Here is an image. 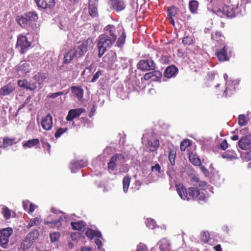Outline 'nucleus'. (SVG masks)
Listing matches in <instances>:
<instances>
[{"mask_svg": "<svg viewBox=\"0 0 251 251\" xmlns=\"http://www.w3.org/2000/svg\"><path fill=\"white\" fill-rule=\"evenodd\" d=\"M176 187L177 194L183 200L204 201L205 199V196L204 193L196 188L190 187L186 189L181 184H176Z\"/></svg>", "mask_w": 251, "mask_h": 251, "instance_id": "obj_1", "label": "nucleus"}, {"mask_svg": "<svg viewBox=\"0 0 251 251\" xmlns=\"http://www.w3.org/2000/svg\"><path fill=\"white\" fill-rule=\"evenodd\" d=\"M113 39H110L107 33L100 35L97 40V46L98 50V56L101 58L108 48H110L114 43Z\"/></svg>", "mask_w": 251, "mask_h": 251, "instance_id": "obj_2", "label": "nucleus"}, {"mask_svg": "<svg viewBox=\"0 0 251 251\" xmlns=\"http://www.w3.org/2000/svg\"><path fill=\"white\" fill-rule=\"evenodd\" d=\"M213 12L222 18L227 17L232 18L235 17L239 13V9L237 5H225L219 9H214Z\"/></svg>", "mask_w": 251, "mask_h": 251, "instance_id": "obj_3", "label": "nucleus"}, {"mask_svg": "<svg viewBox=\"0 0 251 251\" xmlns=\"http://www.w3.org/2000/svg\"><path fill=\"white\" fill-rule=\"evenodd\" d=\"M38 15L35 12H28L16 18V21L22 27L28 28L38 20Z\"/></svg>", "mask_w": 251, "mask_h": 251, "instance_id": "obj_4", "label": "nucleus"}, {"mask_svg": "<svg viewBox=\"0 0 251 251\" xmlns=\"http://www.w3.org/2000/svg\"><path fill=\"white\" fill-rule=\"evenodd\" d=\"M79 44L78 46L75 47L73 50L76 58H80L84 56L90 49L93 48V39L92 38H88L81 43L79 42Z\"/></svg>", "mask_w": 251, "mask_h": 251, "instance_id": "obj_5", "label": "nucleus"}, {"mask_svg": "<svg viewBox=\"0 0 251 251\" xmlns=\"http://www.w3.org/2000/svg\"><path fill=\"white\" fill-rule=\"evenodd\" d=\"M142 143L151 151H154L159 146V141L153 133L144 134L142 137Z\"/></svg>", "mask_w": 251, "mask_h": 251, "instance_id": "obj_6", "label": "nucleus"}, {"mask_svg": "<svg viewBox=\"0 0 251 251\" xmlns=\"http://www.w3.org/2000/svg\"><path fill=\"white\" fill-rule=\"evenodd\" d=\"M39 232L37 230H34L29 232L21 244V248L26 250L30 248L34 242L38 238Z\"/></svg>", "mask_w": 251, "mask_h": 251, "instance_id": "obj_7", "label": "nucleus"}, {"mask_svg": "<svg viewBox=\"0 0 251 251\" xmlns=\"http://www.w3.org/2000/svg\"><path fill=\"white\" fill-rule=\"evenodd\" d=\"M30 46L31 43L28 41L27 38L25 36L22 34L18 35L16 47L20 48V52L22 54L25 53Z\"/></svg>", "mask_w": 251, "mask_h": 251, "instance_id": "obj_8", "label": "nucleus"}, {"mask_svg": "<svg viewBox=\"0 0 251 251\" xmlns=\"http://www.w3.org/2000/svg\"><path fill=\"white\" fill-rule=\"evenodd\" d=\"M137 68L143 71H153L156 68V64L151 58H149L139 61Z\"/></svg>", "mask_w": 251, "mask_h": 251, "instance_id": "obj_9", "label": "nucleus"}, {"mask_svg": "<svg viewBox=\"0 0 251 251\" xmlns=\"http://www.w3.org/2000/svg\"><path fill=\"white\" fill-rule=\"evenodd\" d=\"M13 233V229L11 227H7L0 230V245L5 249L7 247L9 239Z\"/></svg>", "mask_w": 251, "mask_h": 251, "instance_id": "obj_10", "label": "nucleus"}, {"mask_svg": "<svg viewBox=\"0 0 251 251\" xmlns=\"http://www.w3.org/2000/svg\"><path fill=\"white\" fill-rule=\"evenodd\" d=\"M52 117L48 113L46 116L41 119V125L42 127L45 130H50L52 127Z\"/></svg>", "mask_w": 251, "mask_h": 251, "instance_id": "obj_11", "label": "nucleus"}, {"mask_svg": "<svg viewBox=\"0 0 251 251\" xmlns=\"http://www.w3.org/2000/svg\"><path fill=\"white\" fill-rule=\"evenodd\" d=\"M239 147L242 150H249L251 147V135L243 137L238 142Z\"/></svg>", "mask_w": 251, "mask_h": 251, "instance_id": "obj_12", "label": "nucleus"}, {"mask_svg": "<svg viewBox=\"0 0 251 251\" xmlns=\"http://www.w3.org/2000/svg\"><path fill=\"white\" fill-rule=\"evenodd\" d=\"M236 81H228L226 82V89L223 93V96L227 97L231 95L235 90V84H238Z\"/></svg>", "mask_w": 251, "mask_h": 251, "instance_id": "obj_13", "label": "nucleus"}, {"mask_svg": "<svg viewBox=\"0 0 251 251\" xmlns=\"http://www.w3.org/2000/svg\"><path fill=\"white\" fill-rule=\"evenodd\" d=\"M84 111V109L82 108L71 109L69 111L66 119L67 121H72L75 118L79 117Z\"/></svg>", "mask_w": 251, "mask_h": 251, "instance_id": "obj_14", "label": "nucleus"}, {"mask_svg": "<svg viewBox=\"0 0 251 251\" xmlns=\"http://www.w3.org/2000/svg\"><path fill=\"white\" fill-rule=\"evenodd\" d=\"M37 5L43 9L51 8L55 5L54 0H35Z\"/></svg>", "mask_w": 251, "mask_h": 251, "instance_id": "obj_15", "label": "nucleus"}, {"mask_svg": "<svg viewBox=\"0 0 251 251\" xmlns=\"http://www.w3.org/2000/svg\"><path fill=\"white\" fill-rule=\"evenodd\" d=\"M109 4L111 6V8L116 10L117 12L125 8L124 0H110Z\"/></svg>", "mask_w": 251, "mask_h": 251, "instance_id": "obj_16", "label": "nucleus"}, {"mask_svg": "<svg viewBox=\"0 0 251 251\" xmlns=\"http://www.w3.org/2000/svg\"><path fill=\"white\" fill-rule=\"evenodd\" d=\"M97 0H89V13L92 17H96L98 16Z\"/></svg>", "mask_w": 251, "mask_h": 251, "instance_id": "obj_17", "label": "nucleus"}, {"mask_svg": "<svg viewBox=\"0 0 251 251\" xmlns=\"http://www.w3.org/2000/svg\"><path fill=\"white\" fill-rule=\"evenodd\" d=\"M178 72V69L174 65L167 67L164 72V76L170 78L176 75Z\"/></svg>", "mask_w": 251, "mask_h": 251, "instance_id": "obj_18", "label": "nucleus"}, {"mask_svg": "<svg viewBox=\"0 0 251 251\" xmlns=\"http://www.w3.org/2000/svg\"><path fill=\"white\" fill-rule=\"evenodd\" d=\"M227 50V47L225 46L221 50L216 53L217 56L220 61H226L229 59V53H228Z\"/></svg>", "mask_w": 251, "mask_h": 251, "instance_id": "obj_19", "label": "nucleus"}, {"mask_svg": "<svg viewBox=\"0 0 251 251\" xmlns=\"http://www.w3.org/2000/svg\"><path fill=\"white\" fill-rule=\"evenodd\" d=\"M15 90V87L10 83L4 85L0 89V96H5L10 94Z\"/></svg>", "mask_w": 251, "mask_h": 251, "instance_id": "obj_20", "label": "nucleus"}, {"mask_svg": "<svg viewBox=\"0 0 251 251\" xmlns=\"http://www.w3.org/2000/svg\"><path fill=\"white\" fill-rule=\"evenodd\" d=\"M116 55L115 52L111 51L107 53L103 57L104 62L106 63L108 65H112L116 61Z\"/></svg>", "mask_w": 251, "mask_h": 251, "instance_id": "obj_21", "label": "nucleus"}, {"mask_svg": "<svg viewBox=\"0 0 251 251\" xmlns=\"http://www.w3.org/2000/svg\"><path fill=\"white\" fill-rule=\"evenodd\" d=\"M71 90L74 95L80 100L83 96V90L80 86H72Z\"/></svg>", "mask_w": 251, "mask_h": 251, "instance_id": "obj_22", "label": "nucleus"}, {"mask_svg": "<svg viewBox=\"0 0 251 251\" xmlns=\"http://www.w3.org/2000/svg\"><path fill=\"white\" fill-rule=\"evenodd\" d=\"M17 70L18 71H21L25 74L29 73L31 70L30 64L26 62L21 61L17 66Z\"/></svg>", "mask_w": 251, "mask_h": 251, "instance_id": "obj_23", "label": "nucleus"}, {"mask_svg": "<svg viewBox=\"0 0 251 251\" xmlns=\"http://www.w3.org/2000/svg\"><path fill=\"white\" fill-rule=\"evenodd\" d=\"M105 30L106 31L105 33L108 34L110 39L114 38L113 42H115L117 38V36L115 34V27L113 25H109L105 28Z\"/></svg>", "mask_w": 251, "mask_h": 251, "instance_id": "obj_24", "label": "nucleus"}, {"mask_svg": "<svg viewBox=\"0 0 251 251\" xmlns=\"http://www.w3.org/2000/svg\"><path fill=\"white\" fill-rule=\"evenodd\" d=\"M158 244H159V249L161 251H170V243L167 239H162L159 241Z\"/></svg>", "mask_w": 251, "mask_h": 251, "instance_id": "obj_25", "label": "nucleus"}, {"mask_svg": "<svg viewBox=\"0 0 251 251\" xmlns=\"http://www.w3.org/2000/svg\"><path fill=\"white\" fill-rule=\"evenodd\" d=\"M211 38L212 40L217 42L219 44H222L225 40V37L219 31H216L215 33H212Z\"/></svg>", "mask_w": 251, "mask_h": 251, "instance_id": "obj_26", "label": "nucleus"}, {"mask_svg": "<svg viewBox=\"0 0 251 251\" xmlns=\"http://www.w3.org/2000/svg\"><path fill=\"white\" fill-rule=\"evenodd\" d=\"M222 156L223 158H227L230 160L236 159L238 158L235 151L232 150H228L224 152L222 154Z\"/></svg>", "mask_w": 251, "mask_h": 251, "instance_id": "obj_27", "label": "nucleus"}, {"mask_svg": "<svg viewBox=\"0 0 251 251\" xmlns=\"http://www.w3.org/2000/svg\"><path fill=\"white\" fill-rule=\"evenodd\" d=\"M124 156L122 154H116L110 159L108 163V168L113 169L115 164L118 162V160L123 158Z\"/></svg>", "mask_w": 251, "mask_h": 251, "instance_id": "obj_28", "label": "nucleus"}, {"mask_svg": "<svg viewBox=\"0 0 251 251\" xmlns=\"http://www.w3.org/2000/svg\"><path fill=\"white\" fill-rule=\"evenodd\" d=\"M75 57V55L74 50H70L65 54L63 59V63L68 64L70 63Z\"/></svg>", "mask_w": 251, "mask_h": 251, "instance_id": "obj_29", "label": "nucleus"}, {"mask_svg": "<svg viewBox=\"0 0 251 251\" xmlns=\"http://www.w3.org/2000/svg\"><path fill=\"white\" fill-rule=\"evenodd\" d=\"M47 78V74L41 72H38L33 76V79L37 82H44Z\"/></svg>", "mask_w": 251, "mask_h": 251, "instance_id": "obj_30", "label": "nucleus"}, {"mask_svg": "<svg viewBox=\"0 0 251 251\" xmlns=\"http://www.w3.org/2000/svg\"><path fill=\"white\" fill-rule=\"evenodd\" d=\"M71 225L73 229L79 230L86 226V224L83 221H80L76 222H72Z\"/></svg>", "mask_w": 251, "mask_h": 251, "instance_id": "obj_31", "label": "nucleus"}, {"mask_svg": "<svg viewBox=\"0 0 251 251\" xmlns=\"http://www.w3.org/2000/svg\"><path fill=\"white\" fill-rule=\"evenodd\" d=\"M86 166V162L82 160L74 161L72 163V170H77Z\"/></svg>", "mask_w": 251, "mask_h": 251, "instance_id": "obj_32", "label": "nucleus"}, {"mask_svg": "<svg viewBox=\"0 0 251 251\" xmlns=\"http://www.w3.org/2000/svg\"><path fill=\"white\" fill-rule=\"evenodd\" d=\"M199 6V2L196 0H190L189 3V8L191 12L193 14L197 13Z\"/></svg>", "mask_w": 251, "mask_h": 251, "instance_id": "obj_33", "label": "nucleus"}, {"mask_svg": "<svg viewBox=\"0 0 251 251\" xmlns=\"http://www.w3.org/2000/svg\"><path fill=\"white\" fill-rule=\"evenodd\" d=\"M39 140L38 139H33L26 141L23 145V147L25 148H31L34 147L39 144Z\"/></svg>", "mask_w": 251, "mask_h": 251, "instance_id": "obj_34", "label": "nucleus"}, {"mask_svg": "<svg viewBox=\"0 0 251 251\" xmlns=\"http://www.w3.org/2000/svg\"><path fill=\"white\" fill-rule=\"evenodd\" d=\"M193 180L196 181V183L194 184V185L195 186H199L201 189L204 190L206 188L207 186V183L205 181H200L197 177H193Z\"/></svg>", "mask_w": 251, "mask_h": 251, "instance_id": "obj_35", "label": "nucleus"}, {"mask_svg": "<svg viewBox=\"0 0 251 251\" xmlns=\"http://www.w3.org/2000/svg\"><path fill=\"white\" fill-rule=\"evenodd\" d=\"M178 9L175 6H171L168 7L167 10L168 16L169 18H172L173 17H175L177 13Z\"/></svg>", "mask_w": 251, "mask_h": 251, "instance_id": "obj_36", "label": "nucleus"}, {"mask_svg": "<svg viewBox=\"0 0 251 251\" xmlns=\"http://www.w3.org/2000/svg\"><path fill=\"white\" fill-rule=\"evenodd\" d=\"M61 234L59 232H53L50 233V237L51 243L58 241Z\"/></svg>", "mask_w": 251, "mask_h": 251, "instance_id": "obj_37", "label": "nucleus"}, {"mask_svg": "<svg viewBox=\"0 0 251 251\" xmlns=\"http://www.w3.org/2000/svg\"><path fill=\"white\" fill-rule=\"evenodd\" d=\"M238 123L240 126H245L247 124L248 120L244 114L239 115Z\"/></svg>", "mask_w": 251, "mask_h": 251, "instance_id": "obj_38", "label": "nucleus"}, {"mask_svg": "<svg viewBox=\"0 0 251 251\" xmlns=\"http://www.w3.org/2000/svg\"><path fill=\"white\" fill-rule=\"evenodd\" d=\"M201 240L204 243H209L210 241V235L208 231H203L201 234Z\"/></svg>", "mask_w": 251, "mask_h": 251, "instance_id": "obj_39", "label": "nucleus"}, {"mask_svg": "<svg viewBox=\"0 0 251 251\" xmlns=\"http://www.w3.org/2000/svg\"><path fill=\"white\" fill-rule=\"evenodd\" d=\"M182 42L184 45H191L194 42L193 37L191 36H186L182 39Z\"/></svg>", "mask_w": 251, "mask_h": 251, "instance_id": "obj_40", "label": "nucleus"}, {"mask_svg": "<svg viewBox=\"0 0 251 251\" xmlns=\"http://www.w3.org/2000/svg\"><path fill=\"white\" fill-rule=\"evenodd\" d=\"M41 220L38 217H36L30 220L28 225L27 226V228L35 226H38L40 223Z\"/></svg>", "mask_w": 251, "mask_h": 251, "instance_id": "obj_41", "label": "nucleus"}, {"mask_svg": "<svg viewBox=\"0 0 251 251\" xmlns=\"http://www.w3.org/2000/svg\"><path fill=\"white\" fill-rule=\"evenodd\" d=\"M2 213L5 219H9L11 216V211L7 207L2 209Z\"/></svg>", "mask_w": 251, "mask_h": 251, "instance_id": "obj_42", "label": "nucleus"}, {"mask_svg": "<svg viewBox=\"0 0 251 251\" xmlns=\"http://www.w3.org/2000/svg\"><path fill=\"white\" fill-rule=\"evenodd\" d=\"M190 141L188 139L184 140L180 143V149L181 151H184L186 148L190 145Z\"/></svg>", "mask_w": 251, "mask_h": 251, "instance_id": "obj_43", "label": "nucleus"}, {"mask_svg": "<svg viewBox=\"0 0 251 251\" xmlns=\"http://www.w3.org/2000/svg\"><path fill=\"white\" fill-rule=\"evenodd\" d=\"M28 84V82L26 79H24L23 80H19L18 81V86L26 90H27Z\"/></svg>", "mask_w": 251, "mask_h": 251, "instance_id": "obj_44", "label": "nucleus"}, {"mask_svg": "<svg viewBox=\"0 0 251 251\" xmlns=\"http://www.w3.org/2000/svg\"><path fill=\"white\" fill-rule=\"evenodd\" d=\"M68 130L67 128H59L55 132L54 137L56 138H59L62 134L66 132Z\"/></svg>", "mask_w": 251, "mask_h": 251, "instance_id": "obj_45", "label": "nucleus"}, {"mask_svg": "<svg viewBox=\"0 0 251 251\" xmlns=\"http://www.w3.org/2000/svg\"><path fill=\"white\" fill-rule=\"evenodd\" d=\"M189 159L191 162L195 165H198L201 163L200 159L196 157L194 155H190Z\"/></svg>", "mask_w": 251, "mask_h": 251, "instance_id": "obj_46", "label": "nucleus"}, {"mask_svg": "<svg viewBox=\"0 0 251 251\" xmlns=\"http://www.w3.org/2000/svg\"><path fill=\"white\" fill-rule=\"evenodd\" d=\"M146 223L147 226L151 229H153L155 227V222L153 219H148Z\"/></svg>", "mask_w": 251, "mask_h": 251, "instance_id": "obj_47", "label": "nucleus"}, {"mask_svg": "<svg viewBox=\"0 0 251 251\" xmlns=\"http://www.w3.org/2000/svg\"><path fill=\"white\" fill-rule=\"evenodd\" d=\"M176 153L174 151H171L169 154V159L172 165L175 164Z\"/></svg>", "mask_w": 251, "mask_h": 251, "instance_id": "obj_48", "label": "nucleus"}, {"mask_svg": "<svg viewBox=\"0 0 251 251\" xmlns=\"http://www.w3.org/2000/svg\"><path fill=\"white\" fill-rule=\"evenodd\" d=\"M126 39V35H125V33L123 32L122 35L119 38L117 42V45L121 47L124 43Z\"/></svg>", "mask_w": 251, "mask_h": 251, "instance_id": "obj_49", "label": "nucleus"}, {"mask_svg": "<svg viewBox=\"0 0 251 251\" xmlns=\"http://www.w3.org/2000/svg\"><path fill=\"white\" fill-rule=\"evenodd\" d=\"M85 235L91 240L95 237V231L91 229H88L85 232Z\"/></svg>", "mask_w": 251, "mask_h": 251, "instance_id": "obj_50", "label": "nucleus"}, {"mask_svg": "<svg viewBox=\"0 0 251 251\" xmlns=\"http://www.w3.org/2000/svg\"><path fill=\"white\" fill-rule=\"evenodd\" d=\"M102 71L99 70L94 75L92 79H91V82H95L97 81L98 78L102 74Z\"/></svg>", "mask_w": 251, "mask_h": 251, "instance_id": "obj_51", "label": "nucleus"}, {"mask_svg": "<svg viewBox=\"0 0 251 251\" xmlns=\"http://www.w3.org/2000/svg\"><path fill=\"white\" fill-rule=\"evenodd\" d=\"M42 147L44 150V151H47L49 153L50 152V145L47 142L42 141Z\"/></svg>", "mask_w": 251, "mask_h": 251, "instance_id": "obj_52", "label": "nucleus"}, {"mask_svg": "<svg viewBox=\"0 0 251 251\" xmlns=\"http://www.w3.org/2000/svg\"><path fill=\"white\" fill-rule=\"evenodd\" d=\"M151 171L159 174L161 173V167L158 164H156L154 166L151 167Z\"/></svg>", "mask_w": 251, "mask_h": 251, "instance_id": "obj_53", "label": "nucleus"}, {"mask_svg": "<svg viewBox=\"0 0 251 251\" xmlns=\"http://www.w3.org/2000/svg\"><path fill=\"white\" fill-rule=\"evenodd\" d=\"M136 251H148V248L146 245L140 243L137 246Z\"/></svg>", "mask_w": 251, "mask_h": 251, "instance_id": "obj_54", "label": "nucleus"}, {"mask_svg": "<svg viewBox=\"0 0 251 251\" xmlns=\"http://www.w3.org/2000/svg\"><path fill=\"white\" fill-rule=\"evenodd\" d=\"M27 90H29L31 91H34L37 88V85L35 82L30 81L28 82V84L27 86Z\"/></svg>", "mask_w": 251, "mask_h": 251, "instance_id": "obj_55", "label": "nucleus"}, {"mask_svg": "<svg viewBox=\"0 0 251 251\" xmlns=\"http://www.w3.org/2000/svg\"><path fill=\"white\" fill-rule=\"evenodd\" d=\"M95 242L98 246V250H100V251H104V250L103 249L101 248V246L102 245V243L100 239H99V238L96 239L95 240Z\"/></svg>", "mask_w": 251, "mask_h": 251, "instance_id": "obj_56", "label": "nucleus"}, {"mask_svg": "<svg viewBox=\"0 0 251 251\" xmlns=\"http://www.w3.org/2000/svg\"><path fill=\"white\" fill-rule=\"evenodd\" d=\"M93 69V64L87 67L82 72L81 75H84L85 74H90Z\"/></svg>", "mask_w": 251, "mask_h": 251, "instance_id": "obj_57", "label": "nucleus"}, {"mask_svg": "<svg viewBox=\"0 0 251 251\" xmlns=\"http://www.w3.org/2000/svg\"><path fill=\"white\" fill-rule=\"evenodd\" d=\"M220 148L224 151L228 148V144L226 140L225 139L221 142Z\"/></svg>", "mask_w": 251, "mask_h": 251, "instance_id": "obj_58", "label": "nucleus"}, {"mask_svg": "<svg viewBox=\"0 0 251 251\" xmlns=\"http://www.w3.org/2000/svg\"><path fill=\"white\" fill-rule=\"evenodd\" d=\"M63 94V92H58L54 93H52L49 96L50 98L54 99L59 96L62 95Z\"/></svg>", "mask_w": 251, "mask_h": 251, "instance_id": "obj_59", "label": "nucleus"}, {"mask_svg": "<svg viewBox=\"0 0 251 251\" xmlns=\"http://www.w3.org/2000/svg\"><path fill=\"white\" fill-rule=\"evenodd\" d=\"M62 221H63V218L60 217L58 220L53 221L52 223L55 226L58 227L61 226V222Z\"/></svg>", "mask_w": 251, "mask_h": 251, "instance_id": "obj_60", "label": "nucleus"}, {"mask_svg": "<svg viewBox=\"0 0 251 251\" xmlns=\"http://www.w3.org/2000/svg\"><path fill=\"white\" fill-rule=\"evenodd\" d=\"M31 99V96H28L26 99V100H25V101L24 102V103H23L22 106L20 107V109H21V108L25 107L29 102Z\"/></svg>", "mask_w": 251, "mask_h": 251, "instance_id": "obj_61", "label": "nucleus"}, {"mask_svg": "<svg viewBox=\"0 0 251 251\" xmlns=\"http://www.w3.org/2000/svg\"><path fill=\"white\" fill-rule=\"evenodd\" d=\"M152 76H153V72H151L148 73H146L144 75V78L146 80H149Z\"/></svg>", "mask_w": 251, "mask_h": 251, "instance_id": "obj_62", "label": "nucleus"}, {"mask_svg": "<svg viewBox=\"0 0 251 251\" xmlns=\"http://www.w3.org/2000/svg\"><path fill=\"white\" fill-rule=\"evenodd\" d=\"M35 209V205L32 203H30L29 205V212L32 213Z\"/></svg>", "mask_w": 251, "mask_h": 251, "instance_id": "obj_63", "label": "nucleus"}, {"mask_svg": "<svg viewBox=\"0 0 251 251\" xmlns=\"http://www.w3.org/2000/svg\"><path fill=\"white\" fill-rule=\"evenodd\" d=\"M81 251H93V250L90 247H83L81 249Z\"/></svg>", "mask_w": 251, "mask_h": 251, "instance_id": "obj_64", "label": "nucleus"}]
</instances>
